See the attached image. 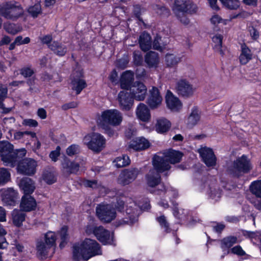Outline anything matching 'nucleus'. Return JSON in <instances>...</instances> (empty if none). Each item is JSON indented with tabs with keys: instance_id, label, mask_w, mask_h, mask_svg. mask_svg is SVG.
Segmentation results:
<instances>
[{
	"instance_id": "obj_7",
	"label": "nucleus",
	"mask_w": 261,
	"mask_h": 261,
	"mask_svg": "<svg viewBox=\"0 0 261 261\" xmlns=\"http://www.w3.org/2000/svg\"><path fill=\"white\" fill-rule=\"evenodd\" d=\"M83 142L89 149L99 153L105 147L106 140L102 135L92 133L85 136Z\"/></svg>"
},
{
	"instance_id": "obj_53",
	"label": "nucleus",
	"mask_w": 261,
	"mask_h": 261,
	"mask_svg": "<svg viewBox=\"0 0 261 261\" xmlns=\"http://www.w3.org/2000/svg\"><path fill=\"white\" fill-rule=\"evenodd\" d=\"M154 10L160 15L168 16L170 13L168 9L162 6L156 5L154 7Z\"/></svg>"
},
{
	"instance_id": "obj_56",
	"label": "nucleus",
	"mask_w": 261,
	"mask_h": 261,
	"mask_svg": "<svg viewBox=\"0 0 261 261\" xmlns=\"http://www.w3.org/2000/svg\"><path fill=\"white\" fill-rule=\"evenodd\" d=\"M14 41L15 43H16L17 45H20L30 43V38L28 37H27L23 39L21 36H18L15 38Z\"/></svg>"
},
{
	"instance_id": "obj_59",
	"label": "nucleus",
	"mask_w": 261,
	"mask_h": 261,
	"mask_svg": "<svg viewBox=\"0 0 261 261\" xmlns=\"http://www.w3.org/2000/svg\"><path fill=\"white\" fill-rule=\"evenodd\" d=\"M60 147L58 146L55 150L52 151L49 154V157L54 162H56L60 155Z\"/></svg>"
},
{
	"instance_id": "obj_43",
	"label": "nucleus",
	"mask_w": 261,
	"mask_h": 261,
	"mask_svg": "<svg viewBox=\"0 0 261 261\" xmlns=\"http://www.w3.org/2000/svg\"><path fill=\"white\" fill-rule=\"evenodd\" d=\"M213 42L215 43L214 47L221 55H223V51L222 48V36L217 34L212 38Z\"/></svg>"
},
{
	"instance_id": "obj_47",
	"label": "nucleus",
	"mask_w": 261,
	"mask_h": 261,
	"mask_svg": "<svg viewBox=\"0 0 261 261\" xmlns=\"http://www.w3.org/2000/svg\"><path fill=\"white\" fill-rule=\"evenodd\" d=\"M27 150L24 148H20L19 149H17L15 150H13V149L12 151H11L10 155L11 156H13L16 158V161L13 163L14 166L16 163V162L18 161V159L23 158L26 154Z\"/></svg>"
},
{
	"instance_id": "obj_48",
	"label": "nucleus",
	"mask_w": 261,
	"mask_h": 261,
	"mask_svg": "<svg viewBox=\"0 0 261 261\" xmlns=\"http://www.w3.org/2000/svg\"><path fill=\"white\" fill-rule=\"evenodd\" d=\"M226 7L229 9H237L240 6L239 0H220Z\"/></svg>"
},
{
	"instance_id": "obj_30",
	"label": "nucleus",
	"mask_w": 261,
	"mask_h": 261,
	"mask_svg": "<svg viewBox=\"0 0 261 261\" xmlns=\"http://www.w3.org/2000/svg\"><path fill=\"white\" fill-rule=\"evenodd\" d=\"M139 43L143 51H147L151 47V37L148 33L144 32L140 36Z\"/></svg>"
},
{
	"instance_id": "obj_44",
	"label": "nucleus",
	"mask_w": 261,
	"mask_h": 261,
	"mask_svg": "<svg viewBox=\"0 0 261 261\" xmlns=\"http://www.w3.org/2000/svg\"><path fill=\"white\" fill-rule=\"evenodd\" d=\"M237 238L234 237H228L222 240L221 247L222 249L229 248L237 243Z\"/></svg>"
},
{
	"instance_id": "obj_26",
	"label": "nucleus",
	"mask_w": 261,
	"mask_h": 261,
	"mask_svg": "<svg viewBox=\"0 0 261 261\" xmlns=\"http://www.w3.org/2000/svg\"><path fill=\"white\" fill-rule=\"evenodd\" d=\"M19 187L23 191L24 195H29L35 189V183L32 179L29 177L23 178L19 182Z\"/></svg>"
},
{
	"instance_id": "obj_64",
	"label": "nucleus",
	"mask_w": 261,
	"mask_h": 261,
	"mask_svg": "<svg viewBox=\"0 0 261 261\" xmlns=\"http://www.w3.org/2000/svg\"><path fill=\"white\" fill-rule=\"evenodd\" d=\"M37 116L41 119H45L47 117V112L44 108H39L37 111Z\"/></svg>"
},
{
	"instance_id": "obj_3",
	"label": "nucleus",
	"mask_w": 261,
	"mask_h": 261,
	"mask_svg": "<svg viewBox=\"0 0 261 261\" xmlns=\"http://www.w3.org/2000/svg\"><path fill=\"white\" fill-rule=\"evenodd\" d=\"M152 165L153 169H150L145 177L147 184L150 187H154L160 183L161 176L159 173L167 171L171 168L163 158L156 155L152 159Z\"/></svg>"
},
{
	"instance_id": "obj_40",
	"label": "nucleus",
	"mask_w": 261,
	"mask_h": 261,
	"mask_svg": "<svg viewBox=\"0 0 261 261\" xmlns=\"http://www.w3.org/2000/svg\"><path fill=\"white\" fill-rule=\"evenodd\" d=\"M57 236L55 232L49 231L45 234L44 240L42 241L55 249L56 247V241L57 240Z\"/></svg>"
},
{
	"instance_id": "obj_28",
	"label": "nucleus",
	"mask_w": 261,
	"mask_h": 261,
	"mask_svg": "<svg viewBox=\"0 0 261 261\" xmlns=\"http://www.w3.org/2000/svg\"><path fill=\"white\" fill-rule=\"evenodd\" d=\"M6 221V212L4 208L0 206V222ZM6 234V230L4 229L1 224H0V249H4L7 247L8 243L5 238Z\"/></svg>"
},
{
	"instance_id": "obj_6",
	"label": "nucleus",
	"mask_w": 261,
	"mask_h": 261,
	"mask_svg": "<svg viewBox=\"0 0 261 261\" xmlns=\"http://www.w3.org/2000/svg\"><path fill=\"white\" fill-rule=\"evenodd\" d=\"M23 9L17 2L10 1L0 6V14L7 19L16 20L23 14Z\"/></svg>"
},
{
	"instance_id": "obj_51",
	"label": "nucleus",
	"mask_w": 261,
	"mask_h": 261,
	"mask_svg": "<svg viewBox=\"0 0 261 261\" xmlns=\"http://www.w3.org/2000/svg\"><path fill=\"white\" fill-rule=\"evenodd\" d=\"M210 21L211 23L215 26H217L220 23H222L223 24H226L227 23L226 20L223 19L218 15H213L211 17Z\"/></svg>"
},
{
	"instance_id": "obj_35",
	"label": "nucleus",
	"mask_w": 261,
	"mask_h": 261,
	"mask_svg": "<svg viewBox=\"0 0 261 261\" xmlns=\"http://www.w3.org/2000/svg\"><path fill=\"white\" fill-rule=\"evenodd\" d=\"M145 61L149 67H156L159 63L158 54L154 51L148 53L145 56Z\"/></svg>"
},
{
	"instance_id": "obj_17",
	"label": "nucleus",
	"mask_w": 261,
	"mask_h": 261,
	"mask_svg": "<svg viewBox=\"0 0 261 261\" xmlns=\"http://www.w3.org/2000/svg\"><path fill=\"white\" fill-rule=\"evenodd\" d=\"M202 161L208 167H213L216 165V158L213 150L207 147H201L198 149Z\"/></svg>"
},
{
	"instance_id": "obj_5",
	"label": "nucleus",
	"mask_w": 261,
	"mask_h": 261,
	"mask_svg": "<svg viewBox=\"0 0 261 261\" xmlns=\"http://www.w3.org/2000/svg\"><path fill=\"white\" fill-rule=\"evenodd\" d=\"M150 204L147 201H145L144 204H139V205L134 202H130L129 205H127L125 214H123L125 217L116 222L117 226L133 224L137 221L141 210H147L150 208Z\"/></svg>"
},
{
	"instance_id": "obj_16",
	"label": "nucleus",
	"mask_w": 261,
	"mask_h": 261,
	"mask_svg": "<svg viewBox=\"0 0 261 261\" xmlns=\"http://www.w3.org/2000/svg\"><path fill=\"white\" fill-rule=\"evenodd\" d=\"M117 100L120 108L123 111H129L133 106L134 99L126 91H120L118 95Z\"/></svg>"
},
{
	"instance_id": "obj_42",
	"label": "nucleus",
	"mask_w": 261,
	"mask_h": 261,
	"mask_svg": "<svg viewBox=\"0 0 261 261\" xmlns=\"http://www.w3.org/2000/svg\"><path fill=\"white\" fill-rule=\"evenodd\" d=\"M4 28L7 33L12 35H15L22 30L20 25L9 22L4 23Z\"/></svg>"
},
{
	"instance_id": "obj_29",
	"label": "nucleus",
	"mask_w": 261,
	"mask_h": 261,
	"mask_svg": "<svg viewBox=\"0 0 261 261\" xmlns=\"http://www.w3.org/2000/svg\"><path fill=\"white\" fill-rule=\"evenodd\" d=\"M134 73L127 70L122 73L120 78V85L122 89H128L133 83L134 78Z\"/></svg>"
},
{
	"instance_id": "obj_36",
	"label": "nucleus",
	"mask_w": 261,
	"mask_h": 261,
	"mask_svg": "<svg viewBox=\"0 0 261 261\" xmlns=\"http://www.w3.org/2000/svg\"><path fill=\"white\" fill-rule=\"evenodd\" d=\"M181 57L174 54H167L165 56V62L166 66L169 67L176 66L181 61Z\"/></svg>"
},
{
	"instance_id": "obj_25",
	"label": "nucleus",
	"mask_w": 261,
	"mask_h": 261,
	"mask_svg": "<svg viewBox=\"0 0 261 261\" xmlns=\"http://www.w3.org/2000/svg\"><path fill=\"white\" fill-rule=\"evenodd\" d=\"M149 142L147 140L143 137H139L130 142L128 145V148L133 149L135 150H140L145 149L149 147Z\"/></svg>"
},
{
	"instance_id": "obj_41",
	"label": "nucleus",
	"mask_w": 261,
	"mask_h": 261,
	"mask_svg": "<svg viewBox=\"0 0 261 261\" xmlns=\"http://www.w3.org/2000/svg\"><path fill=\"white\" fill-rule=\"evenodd\" d=\"M130 163L129 157L127 155H123L116 158L113 161L114 165L117 168H121L128 165Z\"/></svg>"
},
{
	"instance_id": "obj_10",
	"label": "nucleus",
	"mask_w": 261,
	"mask_h": 261,
	"mask_svg": "<svg viewBox=\"0 0 261 261\" xmlns=\"http://www.w3.org/2000/svg\"><path fill=\"white\" fill-rule=\"evenodd\" d=\"M252 168L250 160L244 154L234 161L232 165L233 171L237 174L248 173Z\"/></svg>"
},
{
	"instance_id": "obj_49",
	"label": "nucleus",
	"mask_w": 261,
	"mask_h": 261,
	"mask_svg": "<svg viewBox=\"0 0 261 261\" xmlns=\"http://www.w3.org/2000/svg\"><path fill=\"white\" fill-rule=\"evenodd\" d=\"M222 195V191L217 186L210 188V196L215 201H217L221 197Z\"/></svg>"
},
{
	"instance_id": "obj_57",
	"label": "nucleus",
	"mask_w": 261,
	"mask_h": 261,
	"mask_svg": "<svg viewBox=\"0 0 261 261\" xmlns=\"http://www.w3.org/2000/svg\"><path fill=\"white\" fill-rule=\"evenodd\" d=\"M20 74L25 77L31 76L34 73V70L30 67H24L21 69Z\"/></svg>"
},
{
	"instance_id": "obj_60",
	"label": "nucleus",
	"mask_w": 261,
	"mask_h": 261,
	"mask_svg": "<svg viewBox=\"0 0 261 261\" xmlns=\"http://www.w3.org/2000/svg\"><path fill=\"white\" fill-rule=\"evenodd\" d=\"M231 252L239 256H243L245 254V251L240 246H236L231 249Z\"/></svg>"
},
{
	"instance_id": "obj_63",
	"label": "nucleus",
	"mask_w": 261,
	"mask_h": 261,
	"mask_svg": "<svg viewBox=\"0 0 261 261\" xmlns=\"http://www.w3.org/2000/svg\"><path fill=\"white\" fill-rule=\"evenodd\" d=\"M248 31L252 39H256L258 38L259 33L254 28L252 27H249Z\"/></svg>"
},
{
	"instance_id": "obj_38",
	"label": "nucleus",
	"mask_w": 261,
	"mask_h": 261,
	"mask_svg": "<svg viewBox=\"0 0 261 261\" xmlns=\"http://www.w3.org/2000/svg\"><path fill=\"white\" fill-rule=\"evenodd\" d=\"M12 217L13 224L17 226H20L25 220V214L18 210H14L12 212Z\"/></svg>"
},
{
	"instance_id": "obj_62",
	"label": "nucleus",
	"mask_w": 261,
	"mask_h": 261,
	"mask_svg": "<svg viewBox=\"0 0 261 261\" xmlns=\"http://www.w3.org/2000/svg\"><path fill=\"white\" fill-rule=\"evenodd\" d=\"M39 38L43 44H47L48 46L51 43L52 36L50 35H45Z\"/></svg>"
},
{
	"instance_id": "obj_32",
	"label": "nucleus",
	"mask_w": 261,
	"mask_h": 261,
	"mask_svg": "<svg viewBox=\"0 0 261 261\" xmlns=\"http://www.w3.org/2000/svg\"><path fill=\"white\" fill-rule=\"evenodd\" d=\"M252 54L251 50L245 45L241 46V53L239 57L240 62L242 65H245L252 59Z\"/></svg>"
},
{
	"instance_id": "obj_27",
	"label": "nucleus",
	"mask_w": 261,
	"mask_h": 261,
	"mask_svg": "<svg viewBox=\"0 0 261 261\" xmlns=\"http://www.w3.org/2000/svg\"><path fill=\"white\" fill-rule=\"evenodd\" d=\"M36 247L37 254L41 257H46L50 253H54L55 251V249L42 240L37 243Z\"/></svg>"
},
{
	"instance_id": "obj_61",
	"label": "nucleus",
	"mask_w": 261,
	"mask_h": 261,
	"mask_svg": "<svg viewBox=\"0 0 261 261\" xmlns=\"http://www.w3.org/2000/svg\"><path fill=\"white\" fill-rule=\"evenodd\" d=\"M133 56L135 64L137 65L141 64L142 60V57L140 51H134L133 53Z\"/></svg>"
},
{
	"instance_id": "obj_46",
	"label": "nucleus",
	"mask_w": 261,
	"mask_h": 261,
	"mask_svg": "<svg viewBox=\"0 0 261 261\" xmlns=\"http://www.w3.org/2000/svg\"><path fill=\"white\" fill-rule=\"evenodd\" d=\"M28 13L34 18L37 17L41 13V7L39 3H37L34 6L29 8Z\"/></svg>"
},
{
	"instance_id": "obj_23",
	"label": "nucleus",
	"mask_w": 261,
	"mask_h": 261,
	"mask_svg": "<svg viewBox=\"0 0 261 261\" xmlns=\"http://www.w3.org/2000/svg\"><path fill=\"white\" fill-rule=\"evenodd\" d=\"M161 157L170 165L169 162L171 164L179 162L182 157V153L180 151L170 149L165 151L164 153V156Z\"/></svg>"
},
{
	"instance_id": "obj_39",
	"label": "nucleus",
	"mask_w": 261,
	"mask_h": 261,
	"mask_svg": "<svg viewBox=\"0 0 261 261\" xmlns=\"http://www.w3.org/2000/svg\"><path fill=\"white\" fill-rule=\"evenodd\" d=\"M249 190L256 197L261 198V179L251 182L249 186Z\"/></svg>"
},
{
	"instance_id": "obj_18",
	"label": "nucleus",
	"mask_w": 261,
	"mask_h": 261,
	"mask_svg": "<svg viewBox=\"0 0 261 261\" xmlns=\"http://www.w3.org/2000/svg\"><path fill=\"white\" fill-rule=\"evenodd\" d=\"M149 96L147 99V103L151 109H154L159 107L162 102V97L161 96L159 89L153 87L149 90Z\"/></svg>"
},
{
	"instance_id": "obj_15",
	"label": "nucleus",
	"mask_w": 261,
	"mask_h": 261,
	"mask_svg": "<svg viewBox=\"0 0 261 261\" xmlns=\"http://www.w3.org/2000/svg\"><path fill=\"white\" fill-rule=\"evenodd\" d=\"M140 170L136 168L123 170L118 177V182L123 186L128 185L137 177Z\"/></svg>"
},
{
	"instance_id": "obj_52",
	"label": "nucleus",
	"mask_w": 261,
	"mask_h": 261,
	"mask_svg": "<svg viewBox=\"0 0 261 261\" xmlns=\"http://www.w3.org/2000/svg\"><path fill=\"white\" fill-rule=\"evenodd\" d=\"M43 179L48 184H52L56 180L55 175L52 173L49 172L44 173Z\"/></svg>"
},
{
	"instance_id": "obj_8",
	"label": "nucleus",
	"mask_w": 261,
	"mask_h": 261,
	"mask_svg": "<svg viewBox=\"0 0 261 261\" xmlns=\"http://www.w3.org/2000/svg\"><path fill=\"white\" fill-rule=\"evenodd\" d=\"M96 214L98 219L103 223H110L116 217V212L113 205L101 203L96 207Z\"/></svg>"
},
{
	"instance_id": "obj_12",
	"label": "nucleus",
	"mask_w": 261,
	"mask_h": 261,
	"mask_svg": "<svg viewBox=\"0 0 261 261\" xmlns=\"http://www.w3.org/2000/svg\"><path fill=\"white\" fill-rule=\"evenodd\" d=\"M37 164L36 161L28 158L19 163L17 166L18 172L21 174L32 175L36 172Z\"/></svg>"
},
{
	"instance_id": "obj_11",
	"label": "nucleus",
	"mask_w": 261,
	"mask_h": 261,
	"mask_svg": "<svg viewBox=\"0 0 261 261\" xmlns=\"http://www.w3.org/2000/svg\"><path fill=\"white\" fill-rule=\"evenodd\" d=\"M176 91L179 95L188 98L193 95L195 91V88L188 81L185 79H181L177 81L176 84Z\"/></svg>"
},
{
	"instance_id": "obj_20",
	"label": "nucleus",
	"mask_w": 261,
	"mask_h": 261,
	"mask_svg": "<svg viewBox=\"0 0 261 261\" xmlns=\"http://www.w3.org/2000/svg\"><path fill=\"white\" fill-rule=\"evenodd\" d=\"M0 194L2 200L8 205H13L17 198V193L11 188L1 190Z\"/></svg>"
},
{
	"instance_id": "obj_9",
	"label": "nucleus",
	"mask_w": 261,
	"mask_h": 261,
	"mask_svg": "<svg viewBox=\"0 0 261 261\" xmlns=\"http://www.w3.org/2000/svg\"><path fill=\"white\" fill-rule=\"evenodd\" d=\"M86 232L89 234L93 233L96 238L104 245H111L113 243V234L106 230L103 226L94 227L88 225L86 228Z\"/></svg>"
},
{
	"instance_id": "obj_19",
	"label": "nucleus",
	"mask_w": 261,
	"mask_h": 261,
	"mask_svg": "<svg viewBox=\"0 0 261 261\" xmlns=\"http://www.w3.org/2000/svg\"><path fill=\"white\" fill-rule=\"evenodd\" d=\"M165 98L167 106L171 111H178L181 108V102L170 91H167Z\"/></svg>"
},
{
	"instance_id": "obj_24",
	"label": "nucleus",
	"mask_w": 261,
	"mask_h": 261,
	"mask_svg": "<svg viewBox=\"0 0 261 261\" xmlns=\"http://www.w3.org/2000/svg\"><path fill=\"white\" fill-rule=\"evenodd\" d=\"M37 206L35 199L30 195H24L21 199L20 204L21 210L30 212L34 210Z\"/></svg>"
},
{
	"instance_id": "obj_1",
	"label": "nucleus",
	"mask_w": 261,
	"mask_h": 261,
	"mask_svg": "<svg viewBox=\"0 0 261 261\" xmlns=\"http://www.w3.org/2000/svg\"><path fill=\"white\" fill-rule=\"evenodd\" d=\"M101 253L99 245L94 240L86 239L81 244L73 246V257L76 260L81 258L87 260L92 256L101 254Z\"/></svg>"
},
{
	"instance_id": "obj_13",
	"label": "nucleus",
	"mask_w": 261,
	"mask_h": 261,
	"mask_svg": "<svg viewBox=\"0 0 261 261\" xmlns=\"http://www.w3.org/2000/svg\"><path fill=\"white\" fill-rule=\"evenodd\" d=\"M13 148V146L8 142H0V155L2 160L7 165L13 166L16 160V158L10 155Z\"/></svg>"
},
{
	"instance_id": "obj_31",
	"label": "nucleus",
	"mask_w": 261,
	"mask_h": 261,
	"mask_svg": "<svg viewBox=\"0 0 261 261\" xmlns=\"http://www.w3.org/2000/svg\"><path fill=\"white\" fill-rule=\"evenodd\" d=\"M170 122L166 118H162L158 120L155 124V130L160 134L166 133L171 127Z\"/></svg>"
},
{
	"instance_id": "obj_14",
	"label": "nucleus",
	"mask_w": 261,
	"mask_h": 261,
	"mask_svg": "<svg viewBox=\"0 0 261 261\" xmlns=\"http://www.w3.org/2000/svg\"><path fill=\"white\" fill-rule=\"evenodd\" d=\"M147 87L143 83L136 82L130 88L129 93L134 99L137 101H143L147 95Z\"/></svg>"
},
{
	"instance_id": "obj_54",
	"label": "nucleus",
	"mask_w": 261,
	"mask_h": 261,
	"mask_svg": "<svg viewBox=\"0 0 261 261\" xmlns=\"http://www.w3.org/2000/svg\"><path fill=\"white\" fill-rule=\"evenodd\" d=\"M67 227L66 226H63L60 231V234L62 240V242L60 244V247L61 248L63 247L64 246V243L67 239Z\"/></svg>"
},
{
	"instance_id": "obj_2",
	"label": "nucleus",
	"mask_w": 261,
	"mask_h": 261,
	"mask_svg": "<svg viewBox=\"0 0 261 261\" xmlns=\"http://www.w3.org/2000/svg\"><path fill=\"white\" fill-rule=\"evenodd\" d=\"M122 119V115L119 110L110 109L104 111L101 113L97 119V123L100 127L105 130L106 133L109 136H112L113 135L114 132L110 126L119 125L121 123Z\"/></svg>"
},
{
	"instance_id": "obj_45",
	"label": "nucleus",
	"mask_w": 261,
	"mask_h": 261,
	"mask_svg": "<svg viewBox=\"0 0 261 261\" xmlns=\"http://www.w3.org/2000/svg\"><path fill=\"white\" fill-rule=\"evenodd\" d=\"M10 179V173L5 168L0 169V185H4Z\"/></svg>"
},
{
	"instance_id": "obj_55",
	"label": "nucleus",
	"mask_w": 261,
	"mask_h": 261,
	"mask_svg": "<svg viewBox=\"0 0 261 261\" xmlns=\"http://www.w3.org/2000/svg\"><path fill=\"white\" fill-rule=\"evenodd\" d=\"M160 226L163 228L165 231H167L169 229V225L166 219L164 216H161L156 218Z\"/></svg>"
},
{
	"instance_id": "obj_4",
	"label": "nucleus",
	"mask_w": 261,
	"mask_h": 261,
	"mask_svg": "<svg viewBox=\"0 0 261 261\" xmlns=\"http://www.w3.org/2000/svg\"><path fill=\"white\" fill-rule=\"evenodd\" d=\"M197 10L196 5L191 0H175L172 7V11L177 19L185 25L190 22L186 14H193Z\"/></svg>"
},
{
	"instance_id": "obj_37",
	"label": "nucleus",
	"mask_w": 261,
	"mask_h": 261,
	"mask_svg": "<svg viewBox=\"0 0 261 261\" xmlns=\"http://www.w3.org/2000/svg\"><path fill=\"white\" fill-rule=\"evenodd\" d=\"M86 86L87 84L85 81L79 77L74 78L71 83V89L75 91L77 95L79 94Z\"/></svg>"
},
{
	"instance_id": "obj_33",
	"label": "nucleus",
	"mask_w": 261,
	"mask_h": 261,
	"mask_svg": "<svg viewBox=\"0 0 261 261\" xmlns=\"http://www.w3.org/2000/svg\"><path fill=\"white\" fill-rule=\"evenodd\" d=\"M200 119V112L196 108H192L191 112L187 119V125L192 127L196 125Z\"/></svg>"
},
{
	"instance_id": "obj_22",
	"label": "nucleus",
	"mask_w": 261,
	"mask_h": 261,
	"mask_svg": "<svg viewBox=\"0 0 261 261\" xmlns=\"http://www.w3.org/2000/svg\"><path fill=\"white\" fill-rule=\"evenodd\" d=\"M137 118L143 122H148L151 118V114L148 107L143 103H140L136 109Z\"/></svg>"
},
{
	"instance_id": "obj_34",
	"label": "nucleus",
	"mask_w": 261,
	"mask_h": 261,
	"mask_svg": "<svg viewBox=\"0 0 261 261\" xmlns=\"http://www.w3.org/2000/svg\"><path fill=\"white\" fill-rule=\"evenodd\" d=\"M48 47L57 55L59 56H63L67 52V47L61 43L53 41Z\"/></svg>"
},
{
	"instance_id": "obj_50",
	"label": "nucleus",
	"mask_w": 261,
	"mask_h": 261,
	"mask_svg": "<svg viewBox=\"0 0 261 261\" xmlns=\"http://www.w3.org/2000/svg\"><path fill=\"white\" fill-rule=\"evenodd\" d=\"M80 152V147L76 144H72L66 149V153L68 155L72 156Z\"/></svg>"
},
{
	"instance_id": "obj_58",
	"label": "nucleus",
	"mask_w": 261,
	"mask_h": 261,
	"mask_svg": "<svg viewBox=\"0 0 261 261\" xmlns=\"http://www.w3.org/2000/svg\"><path fill=\"white\" fill-rule=\"evenodd\" d=\"M22 124L30 127H35L38 126V123L36 120L32 119H26L23 120Z\"/></svg>"
},
{
	"instance_id": "obj_21",
	"label": "nucleus",
	"mask_w": 261,
	"mask_h": 261,
	"mask_svg": "<svg viewBox=\"0 0 261 261\" xmlns=\"http://www.w3.org/2000/svg\"><path fill=\"white\" fill-rule=\"evenodd\" d=\"M80 164L74 161H71L65 158L62 163L63 172L68 175L76 174L80 169Z\"/></svg>"
}]
</instances>
